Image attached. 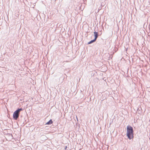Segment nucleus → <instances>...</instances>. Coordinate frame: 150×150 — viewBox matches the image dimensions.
<instances>
[{
	"label": "nucleus",
	"instance_id": "f257e3e1",
	"mask_svg": "<svg viewBox=\"0 0 150 150\" xmlns=\"http://www.w3.org/2000/svg\"><path fill=\"white\" fill-rule=\"evenodd\" d=\"M133 130L132 127L129 125L127 127V135L128 138L131 139L133 138Z\"/></svg>",
	"mask_w": 150,
	"mask_h": 150
},
{
	"label": "nucleus",
	"instance_id": "f03ea898",
	"mask_svg": "<svg viewBox=\"0 0 150 150\" xmlns=\"http://www.w3.org/2000/svg\"><path fill=\"white\" fill-rule=\"evenodd\" d=\"M19 114V113L17 112L16 110L14 112L13 115V118L15 120H16L18 118Z\"/></svg>",
	"mask_w": 150,
	"mask_h": 150
},
{
	"label": "nucleus",
	"instance_id": "7ed1b4c3",
	"mask_svg": "<svg viewBox=\"0 0 150 150\" xmlns=\"http://www.w3.org/2000/svg\"><path fill=\"white\" fill-rule=\"evenodd\" d=\"M93 33L95 37L94 39L96 40L98 36V32L95 31Z\"/></svg>",
	"mask_w": 150,
	"mask_h": 150
},
{
	"label": "nucleus",
	"instance_id": "20e7f679",
	"mask_svg": "<svg viewBox=\"0 0 150 150\" xmlns=\"http://www.w3.org/2000/svg\"><path fill=\"white\" fill-rule=\"evenodd\" d=\"M53 122L51 119L48 122H47L46 124V125H50L52 124Z\"/></svg>",
	"mask_w": 150,
	"mask_h": 150
},
{
	"label": "nucleus",
	"instance_id": "39448f33",
	"mask_svg": "<svg viewBox=\"0 0 150 150\" xmlns=\"http://www.w3.org/2000/svg\"><path fill=\"white\" fill-rule=\"evenodd\" d=\"M96 40H95L94 39L92 40H91L89 42H88V44H90L96 41Z\"/></svg>",
	"mask_w": 150,
	"mask_h": 150
},
{
	"label": "nucleus",
	"instance_id": "423d86ee",
	"mask_svg": "<svg viewBox=\"0 0 150 150\" xmlns=\"http://www.w3.org/2000/svg\"><path fill=\"white\" fill-rule=\"evenodd\" d=\"M22 110H23V109L22 108H18V109L17 110H16V111H17V112H18V113H19L21 111H22Z\"/></svg>",
	"mask_w": 150,
	"mask_h": 150
},
{
	"label": "nucleus",
	"instance_id": "0eeeda50",
	"mask_svg": "<svg viewBox=\"0 0 150 150\" xmlns=\"http://www.w3.org/2000/svg\"><path fill=\"white\" fill-rule=\"evenodd\" d=\"M67 148V146H65V149H64L65 150H66Z\"/></svg>",
	"mask_w": 150,
	"mask_h": 150
}]
</instances>
